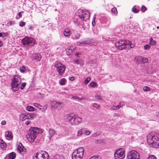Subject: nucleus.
Wrapping results in <instances>:
<instances>
[{
	"instance_id": "obj_15",
	"label": "nucleus",
	"mask_w": 159,
	"mask_h": 159,
	"mask_svg": "<svg viewBox=\"0 0 159 159\" xmlns=\"http://www.w3.org/2000/svg\"><path fill=\"white\" fill-rule=\"evenodd\" d=\"M80 37V35L79 33L77 31H75L73 34L72 35V38L73 39H79Z\"/></svg>"
},
{
	"instance_id": "obj_30",
	"label": "nucleus",
	"mask_w": 159,
	"mask_h": 159,
	"mask_svg": "<svg viewBox=\"0 0 159 159\" xmlns=\"http://www.w3.org/2000/svg\"><path fill=\"white\" fill-rule=\"evenodd\" d=\"M96 99L98 101L102 100V97L99 95H96L95 96Z\"/></svg>"
},
{
	"instance_id": "obj_58",
	"label": "nucleus",
	"mask_w": 159,
	"mask_h": 159,
	"mask_svg": "<svg viewBox=\"0 0 159 159\" xmlns=\"http://www.w3.org/2000/svg\"><path fill=\"white\" fill-rule=\"evenodd\" d=\"M29 30H34V27L33 26H30L29 27Z\"/></svg>"
},
{
	"instance_id": "obj_55",
	"label": "nucleus",
	"mask_w": 159,
	"mask_h": 159,
	"mask_svg": "<svg viewBox=\"0 0 159 159\" xmlns=\"http://www.w3.org/2000/svg\"><path fill=\"white\" fill-rule=\"evenodd\" d=\"M95 17H93V20L92 22V24L93 25V26H94L95 24Z\"/></svg>"
},
{
	"instance_id": "obj_25",
	"label": "nucleus",
	"mask_w": 159,
	"mask_h": 159,
	"mask_svg": "<svg viewBox=\"0 0 159 159\" xmlns=\"http://www.w3.org/2000/svg\"><path fill=\"white\" fill-rule=\"evenodd\" d=\"M0 147L1 148L3 149L6 147V144L2 140L0 141Z\"/></svg>"
},
{
	"instance_id": "obj_45",
	"label": "nucleus",
	"mask_w": 159,
	"mask_h": 159,
	"mask_svg": "<svg viewBox=\"0 0 159 159\" xmlns=\"http://www.w3.org/2000/svg\"><path fill=\"white\" fill-rule=\"evenodd\" d=\"M26 85V83L25 82H23L21 83V86L20 88L21 89H23L25 87Z\"/></svg>"
},
{
	"instance_id": "obj_51",
	"label": "nucleus",
	"mask_w": 159,
	"mask_h": 159,
	"mask_svg": "<svg viewBox=\"0 0 159 159\" xmlns=\"http://www.w3.org/2000/svg\"><path fill=\"white\" fill-rule=\"evenodd\" d=\"M100 157L99 156L95 157L93 156L90 157L89 159H100Z\"/></svg>"
},
{
	"instance_id": "obj_59",
	"label": "nucleus",
	"mask_w": 159,
	"mask_h": 159,
	"mask_svg": "<svg viewBox=\"0 0 159 159\" xmlns=\"http://www.w3.org/2000/svg\"><path fill=\"white\" fill-rule=\"evenodd\" d=\"M81 54V52H79V53H78V52H76V53L75 54V56L76 57H79V55L80 54Z\"/></svg>"
},
{
	"instance_id": "obj_52",
	"label": "nucleus",
	"mask_w": 159,
	"mask_h": 159,
	"mask_svg": "<svg viewBox=\"0 0 159 159\" xmlns=\"http://www.w3.org/2000/svg\"><path fill=\"white\" fill-rule=\"evenodd\" d=\"M71 99H81V98H80L78 96H73L72 97Z\"/></svg>"
},
{
	"instance_id": "obj_60",
	"label": "nucleus",
	"mask_w": 159,
	"mask_h": 159,
	"mask_svg": "<svg viewBox=\"0 0 159 159\" xmlns=\"http://www.w3.org/2000/svg\"><path fill=\"white\" fill-rule=\"evenodd\" d=\"M2 34H3V36H2L3 38H4L5 36H7V33H3Z\"/></svg>"
},
{
	"instance_id": "obj_24",
	"label": "nucleus",
	"mask_w": 159,
	"mask_h": 159,
	"mask_svg": "<svg viewBox=\"0 0 159 159\" xmlns=\"http://www.w3.org/2000/svg\"><path fill=\"white\" fill-rule=\"evenodd\" d=\"M66 80L65 78H62L59 81L60 84L61 85H64L66 84Z\"/></svg>"
},
{
	"instance_id": "obj_50",
	"label": "nucleus",
	"mask_w": 159,
	"mask_h": 159,
	"mask_svg": "<svg viewBox=\"0 0 159 159\" xmlns=\"http://www.w3.org/2000/svg\"><path fill=\"white\" fill-rule=\"evenodd\" d=\"M25 25V22H24L22 21H20L19 24V25L21 27L24 26Z\"/></svg>"
},
{
	"instance_id": "obj_5",
	"label": "nucleus",
	"mask_w": 159,
	"mask_h": 159,
	"mask_svg": "<svg viewBox=\"0 0 159 159\" xmlns=\"http://www.w3.org/2000/svg\"><path fill=\"white\" fill-rule=\"evenodd\" d=\"M65 119L67 121L70 122L71 125H76L82 122L81 118L78 117L73 113H70L65 116Z\"/></svg>"
},
{
	"instance_id": "obj_62",
	"label": "nucleus",
	"mask_w": 159,
	"mask_h": 159,
	"mask_svg": "<svg viewBox=\"0 0 159 159\" xmlns=\"http://www.w3.org/2000/svg\"><path fill=\"white\" fill-rule=\"evenodd\" d=\"M55 104H58L59 105H60L61 104V102L57 101H55Z\"/></svg>"
},
{
	"instance_id": "obj_35",
	"label": "nucleus",
	"mask_w": 159,
	"mask_h": 159,
	"mask_svg": "<svg viewBox=\"0 0 159 159\" xmlns=\"http://www.w3.org/2000/svg\"><path fill=\"white\" fill-rule=\"evenodd\" d=\"M15 22L13 20L9 21L7 23V25L8 26H11L12 25H15Z\"/></svg>"
},
{
	"instance_id": "obj_49",
	"label": "nucleus",
	"mask_w": 159,
	"mask_h": 159,
	"mask_svg": "<svg viewBox=\"0 0 159 159\" xmlns=\"http://www.w3.org/2000/svg\"><path fill=\"white\" fill-rule=\"evenodd\" d=\"M111 108L112 110H118L119 109V107H118V106H113L111 107Z\"/></svg>"
},
{
	"instance_id": "obj_23",
	"label": "nucleus",
	"mask_w": 159,
	"mask_h": 159,
	"mask_svg": "<svg viewBox=\"0 0 159 159\" xmlns=\"http://www.w3.org/2000/svg\"><path fill=\"white\" fill-rule=\"evenodd\" d=\"M85 132V129L83 128L80 129L77 132V136H81L82 134Z\"/></svg>"
},
{
	"instance_id": "obj_28",
	"label": "nucleus",
	"mask_w": 159,
	"mask_h": 159,
	"mask_svg": "<svg viewBox=\"0 0 159 159\" xmlns=\"http://www.w3.org/2000/svg\"><path fill=\"white\" fill-rule=\"evenodd\" d=\"M68 51H67V54H68V52L69 54H71L72 53H74L75 52V48L72 47L68 49Z\"/></svg>"
},
{
	"instance_id": "obj_7",
	"label": "nucleus",
	"mask_w": 159,
	"mask_h": 159,
	"mask_svg": "<svg viewBox=\"0 0 159 159\" xmlns=\"http://www.w3.org/2000/svg\"><path fill=\"white\" fill-rule=\"evenodd\" d=\"M83 148H79L75 151L72 154V159H82L84 154Z\"/></svg>"
},
{
	"instance_id": "obj_36",
	"label": "nucleus",
	"mask_w": 159,
	"mask_h": 159,
	"mask_svg": "<svg viewBox=\"0 0 159 159\" xmlns=\"http://www.w3.org/2000/svg\"><path fill=\"white\" fill-rule=\"evenodd\" d=\"M111 11L112 12L113 14H116L117 13V10L116 7H114L111 9Z\"/></svg>"
},
{
	"instance_id": "obj_47",
	"label": "nucleus",
	"mask_w": 159,
	"mask_h": 159,
	"mask_svg": "<svg viewBox=\"0 0 159 159\" xmlns=\"http://www.w3.org/2000/svg\"><path fill=\"white\" fill-rule=\"evenodd\" d=\"M124 103L123 102H120L119 104L117 105L118 106V107H119V109L122 107L124 105Z\"/></svg>"
},
{
	"instance_id": "obj_21",
	"label": "nucleus",
	"mask_w": 159,
	"mask_h": 159,
	"mask_svg": "<svg viewBox=\"0 0 159 159\" xmlns=\"http://www.w3.org/2000/svg\"><path fill=\"white\" fill-rule=\"evenodd\" d=\"M6 137L8 138L9 139H12V136L11 135V132L7 131L5 134Z\"/></svg>"
},
{
	"instance_id": "obj_3",
	"label": "nucleus",
	"mask_w": 159,
	"mask_h": 159,
	"mask_svg": "<svg viewBox=\"0 0 159 159\" xmlns=\"http://www.w3.org/2000/svg\"><path fill=\"white\" fill-rule=\"evenodd\" d=\"M115 45L117 49L122 50L124 49H130L134 48L135 45L132 44L130 41L129 40L123 41L120 40L115 43Z\"/></svg>"
},
{
	"instance_id": "obj_17",
	"label": "nucleus",
	"mask_w": 159,
	"mask_h": 159,
	"mask_svg": "<svg viewBox=\"0 0 159 159\" xmlns=\"http://www.w3.org/2000/svg\"><path fill=\"white\" fill-rule=\"evenodd\" d=\"M89 44V45H90L92 46V45H94L93 44H91L90 42H89V43L86 41H83L82 42H80L78 41L76 42V44L78 46H80L81 44Z\"/></svg>"
},
{
	"instance_id": "obj_10",
	"label": "nucleus",
	"mask_w": 159,
	"mask_h": 159,
	"mask_svg": "<svg viewBox=\"0 0 159 159\" xmlns=\"http://www.w3.org/2000/svg\"><path fill=\"white\" fill-rule=\"evenodd\" d=\"M54 67L56 68L58 74L60 76H62L64 73L66 69L65 66L60 63H58L54 65Z\"/></svg>"
},
{
	"instance_id": "obj_6",
	"label": "nucleus",
	"mask_w": 159,
	"mask_h": 159,
	"mask_svg": "<svg viewBox=\"0 0 159 159\" xmlns=\"http://www.w3.org/2000/svg\"><path fill=\"white\" fill-rule=\"evenodd\" d=\"M21 82L20 77L15 75L11 79V89L13 91H16L18 90L19 86Z\"/></svg>"
},
{
	"instance_id": "obj_38",
	"label": "nucleus",
	"mask_w": 159,
	"mask_h": 159,
	"mask_svg": "<svg viewBox=\"0 0 159 159\" xmlns=\"http://www.w3.org/2000/svg\"><path fill=\"white\" fill-rule=\"evenodd\" d=\"M148 159H157V158L156 156L153 155H149L148 157Z\"/></svg>"
},
{
	"instance_id": "obj_26",
	"label": "nucleus",
	"mask_w": 159,
	"mask_h": 159,
	"mask_svg": "<svg viewBox=\"0 0 159 159\" xmlns=\"http://www.w3.org/2000/svg\"><path fill=\"white\" fill-rule=\"evenodd\" d=\"M26 110L29 111H34V108L32 106H29L26 107Z\"/></svg>"
},
{
	"instance_id": "obj_43",
	"label": "nucleus",
	"mask_w": 159,
	"mask_h": 159,
	"mask_svg": "<svg viewBox=\"0 0 159 159\" xmlns=\"http://www.w3.org/2000/svg\"><path fill=\"white\" fill-rule=\"evenodd\" d=\"M90 86L91 87H94L96 86L97 85V83L94 82H92L90 83Z\"/></svg>"
},
{
	"instance_id": "obj_54",
	"label": "nucleus",
	"mask_w": 159,
	"mask_h": 159,
	"mask_svg": "<svg viewBox=\"0 0 159 159\" xmlns=\"http://www.w3.org/2000/svg\"><path fill=\"white\" fill-rule=\"evenodd\" d=\"M34 105L36 107H38L40 105L39 104L37 103H35L34 104Z\"/></svg>"
},
{
	"instance_id": "obj_9",
	"label": "nucleus",
	"mask_w": 159,
	"mask_h": 159,
	"mask_svg": "<svg viewBox=\"0 0 159 159\" xmlns=\"http://www.w3.org/2000/svg\"><path fill=\"white\" fill-rule=\"evenodd\" d=\"M22 42L24 45L31 46L35 44V40L32 38L26 37L22 39Z\"/></svg>"
},
{
	"instance_id": "obj_31",
	"label": "nucleus",
	"mask_w": 159,
	"mask_h": 159,
	"mask_svg": "<svg viewBox=\"0 0 159 159\" xmlns=\"http://www.w3.org/2000/svg\"><path fill=\"white\" fill-rule=\"evenodd\" d=\"M139 11V9L136 8L135 6L134 7L132 8V11L134 13H138Z\"/></svg>"
},
{
	"instance_id": "obj_40",
	"label": "nucleus",
	"mask_w": 159,
	"mask_h": 159,
	"mask_svg": "<svg viewBox=\"0 0 159 159\" xmlns=\"http://www.w3.org/2000/svg\"><path fill=\"white\" fill-rule=\"evenodd\" d=\"M91 80L90 78L89 77H88L84 81V83L85 84H88Z\"/></svg>"
},
{
	"instance_id": "obj_41",
	"label": "nucleus",
	"mask_w": 159,
	"mask_h": 159,
	"mask_svg": "<svg viewBox=\"0 0 159 159\" xmlns=\"http://www.w3.org/2000/svg\"><path fill=\"white\" fill-rule=\"evenodd\" d=\"M150 89L149 87L146 86L144 87L143 89V90L146 91H149Z\"/></svg>"
},
{
	"instance_id": "obj_33",
	"label": "nucleus",
	"mask_w": 159,
	"mask_h": 159,
	"mask_svg": "<svg viewBox=\"0 0 159 159\" xmlns=\"http://www.w3.org/2000/svg\"><path fill=\"white\" fill-rule=\"evenodd\" d=\"M24 13V12L23 11H21L20 12H19L17 14V15H18L19 17H18L17 16L16 17V19H18L20 18L21 17H22V15L21 13Z\"/></svg>"
},
{
	"instance_id": "obj_56",
	"label": "nucleus",
	"mask_w": 159,
	"mask_h": 159,
	"mask_svg": "<svg viewBox=\"0 0 159 159\" xmlns=\"http://www.w3.org/2000/svg\"><path fill=\"white\" fill-rule=\"evenodd\" d=\"M26 119H30V116L29 113L26 114Z\"/></svg>"
},
{
	"instance_id": "obj_11",
	"label": "nucleus",
	"mask_w": 159,
	"mask_h": 159,
	"mask_svg": "<svg viewBox=\"0 0 159 159\" xmlns=\"http://www.w3.org/2000/svg\"><path fill=\"white\" fill-rule=\"evenodd\" d=\"M127 159H139V155L135 151H131L127 155Z\"/></svg>"
},
{
	"instance_id": "obj_22",
	"label": "nucleus",
	"mask_w": 159,
	"mask_h": 159,
	"mask_svg": "<svg viewBox=\"0 0 159 159\" xmlns=\"http://www.w3.org/2000/svg\"><path fill=\"white\" fill-rule=\"evenodd\" d=\"M47 105H45L44 106H42L40 105L39 107H38V109L42 111H43L46 110L47 108Z\"/></svg>"
},
{
	"instance_id": "obj_19",
	"label": "nucleus",
	"mask_w": 159,
	"mask_h": 159,
	"mask_svg": "<svg viewBox=\"0 0 159 159\" xmlns=\"http://www.w3.org/2000/svg\"><path fill=\"white\" fill-rule=\"evenodd\" d=\"M64 34L65 36L67 37L71 34L70 30L69 28H66L64 31Z\"/></svg>"
},
{
	"instance_id": "obj_61",
	"label": "nucleus",
	"mask_w": 159,
	"mask_h": 159,
	"mask_svg": "<svg viewBox=\"0 0 159 159\" xmlns=\"http://www.w3.org/2000/svg\"><path fill=\"white\" fill-rule=\"evenodd\" d=\"M30 123H31V122L30 121H27L25 122V125H29L30 124Z\"/></svg>"
},
{
	"instance_id": "obj_2",
	"label": "nucleus",
	"mask_w": 159,
	"mask_h": 159,
	"mask_svg": "<svg viewBox=\"0 0 159 159\" xmlns=\"http://www.w3.org/2000/svg\"><path fill=\"white\" fill-rule=\"evenodd\" d=\"M147 142L151 147L157 148L159 147V135L151 132L147 136Z\"/></svg>"
},
{
	"instance_id": "obj_34",
	"label": "nucleus",
	"mask_w": 159,
	"mask_h": 159,
	"mask_svg": "<svg viewBox=\"0 0 159 159\" xmlns=\"http://www.w3.org/2000/svg\"><path fill=\"white\" fill-rule=\"evenodd\" d=\"M30 116V119H34L36 117V115L33 113H29Z\"/></svg>"
},
{
	"instance_id": "obj_1",
	"label": "nucleus",
	"mask_w": 159,
	"mask_h": 159,
	"mask_svg": "<svg viewBox=\"0 0 159 159\" xmlns=\"http://www.w3.org/2000/svg\"><path fill=\"white\" fill-rule=\"evenodd\" d=\"M89 18V13L88 11L79 9L76 13V16L74 19V22L77 25L82 24L87 21Z\"/></svg>"
},
{
	"instance_id": "obj_44",
	"label": "nucleus",
	"mask_w": 159,
	"mask_h": 159,
	"mask_svg": "<svg viewBox=\"0 0 159 159\" xmlns=\"http://www.w3.org/2000/svg\"><path fill=\"white\" fill-rule=\"evenodd\" d=\"M150 46L148 44H146L144 46V48L145 50H148L150 49Z\"/></svg>"
},
{
	"instance_id": "obj_29",
	"label": "nucleus",
	"mask_w": 159,
	"mask_h": 159,
	"mask_svg": "<svg viewBox=\"0 0 159 159\" xmlns=\"http://www.w3.org/2000/svg\"><path fill=\"white\" fill-rule=\"evenodd\" d=\"M20 117L23 121H24L26 119V114L24 113H21L20 115Z\"/></svg>"
},
{
	"instance_id": "obj_20",
	"label": "nucleus",
	"mask_w": 159,
	"mask_h": 159,
	"mask_svg": "<svg viewBox=\"0 0 159 159\" xmlns=\"http://www.w3.org/2000/svg\"><path fill=\"white\" fill-rule=\"evenodd\" d=\"M16 156V154L14 152H11L8 155V159H14Z\"/></svg>"
},
{
	"instance_id": "obj_18",
	"label": "nucleus",
	"mask_w": 159,
	"mask_h": 159,
	"mask_svg": "<svg viewBox=\"0 0 159 159\" xmlns=\"http://www.w3.org/2000/svg\"><path fill=\"white\" fill-rule=\"evenodd\" d=\"M17 150L20 153H21L22 152L24 151V147L21 143H20L19 144L18 147L17 148Z\"/></svg>"
},
{
	"instance_id": "obj_12",
	"label": "nucleus",
	"mask_w": 159,
	"mask_h": 159,
	"mask_svg": "<svg viewBox=\"0 0 159 159\" xmlns=\"http://www.w3.org/2000/svg\"><path fill=\"white\" fill-rule=\"evenodd\" d=\"M125 156V151L123 149L117 150L114 153V157L116 159H122Z\"/></svg>"
},
{
	"instance_id": "obj_63",
	"label": "nucleus",
	"mask_w": 159,
	"mask_h": 159,
	"mask_svg": "<svg viewBox=\"0 0 159 159\" xmlns=\"http://www.w3.org/2000/svg\"><path fill=\"white\" fill-rule=\"evenodd\" d=\"M70 80L71 81H73L74 80V77H72L70 78Z\"/></svg>"
},
{
	"instance_id": "obj_8",
	"label": "nucleus",
	"mask_w": 159,
	"mask_h": 159,
	"mask_svg": "<svg viewBox=\"0 0 159 159\" xmlns=\"http://www.w3.org/2000/svg\"><path fill=\"white\" fill-rule=\"evenodd\" d=\"M49 156L47 152L42 151L36 153L33 157V159H48Z\"/></svg>"
},
{
	"instance_id": "obj_13",
	"label": "nucleus",
	"mask_w": 159,
	"mask_h": 159,
	"mask_svg": "<svg viewBox=\"0 0 159 159\" xmlns=\"http://www.w3.org/2000/svg\"><path fill=\"white\" fill-rule=\"evenodd\" d=\"M48 142H49L51 140L52 138L56 134V132L53 129L50 128L48 130Z\"/></svg>"
},
{
	"instance_id": "obj_37",
	"label": "nucleus",
	"mask_w": 159,
	"mask_h": 159,
	"mask_svg": "<svg viewBox=\"0 0 159 159\" xmlns=\"http://www.w3.org/2000/svg\"><path fill=\"white\" fill-rule=\"evenodd\" d=\"M93 107H95L97 109L100 108L101 107V106L100 105L96 103H94L93 104Z\"/></svg>"
},
{
	"instance_id": "obj_14",
	"label": "nucleus",
	"mask_w": 159,
	"mask_h": 159,
	"mask_svg": "<svg viewBox=\"0 0 159 159\" xmlns=\"http://www.w3.org/2000/svg\"><path fill=\"white\" fill-rule=\"evenodd\" d=\"M32 58L33 60L38 61L40 60L41 57L39 53H34L32 55Z\"/></svg>"
},
{
	"instance_id": "obj_42",
	"label": "nucleus",
	"mask_w": 159,
	"mask_h": 159,
	"mask_svg": "<svg viewBox=\"0 0 159 159\" xmlns=\"http://www.w3.org/2000/svg\"><path fill=\"white\" fill-rule=\"evenodd\" d=\"M148 61V59L145 57H142V62L143 63H146Z\"/></svg>"
},
{
	"instance_id": "obj_57",
	"label": "nucleus",
	"mask_w": 159,
	"mask_h": 159,
	"mask_svg": "<svg viewBox=\"0 0 159 159\" xmlns=\"http://www.w3.org/2000/svg\"><path fill=\"white\" fill-rule=\"evenodd\" d=\"M1 124L2 125H5L6 124V122L5 121L3 120L1 122Z\"/></svg>"
},
{
	"instance_id": "obj_46",
	"label": "nucleus",
	"mask_w": 159,
	"mask_h": 159,
	"mask_svg": "<svg viewBox=\"0 0 159 159\" xmlns=\"http://www.w3.org/2000/svg\"><path fill=\"white\" fill-rule=\"evenodd\" d=\"M146 10V8L144 6H142L141 9V11L143 12H144Z\"/></svg>"
},
{
	"instance_id": "obj_48",
	"label": "nucleus",
	"mask_w": 159,
	"mask_h": 159,
	"mask_svg": "<svg viewBox=\"0 0 159 159\" xmlns=\"http://www.w3.org/2000/svg\"><path fill=\"white\" fill-rule=\"evenodd\" d=\"M20 71L21 72H25L26 70V69L25 67L24 66H22L21 68H20Z\"/></svg>"
},
{
	"instance_id": "obj_27",
	"label": "nucleus",
	"mask_w": 159,
	"mask_h": 159,
	"mask_svg": "<svg viewBox=\"0 0 159 159\" xmlns=\"http://www.w3.org/2000/svg\"><path fill=\"white\" fill-rule=\"evenodd\" d=\"M149 43L150 45L154 46L156 45V42L155 41L153 40L152 38H151L149 39Z\"/></svg>"
},
{
	"instance_id": "obj_16",
	"label": "nucleus",
	"mask_w": 159,
	"mask_h": 159,
	"mask_svg": "<svg viewBox=\"0 0 159 159\" xmlns=\"http://www.w3.org/2000/svg\"><path fill=\"white\" fill-rule=\"evenodd\" d=\"M134 59L135 61L139 64L142 63V57L141 56H137L134 57Z\"/></svg>"
},
{
	"instance_id": "obj_39",
	"label": "nucleus",
	"mask_w": 159,
	"mask_h": 159,
	"mask_svg": "<svg viewBox=\"0 0 159 159\" xmlns=\"http://www.w3.org/2000/svg\"><path fill=\"white\" fill-rule=\"evenodd\" d=\"M100 134V132H97L96 133H94L92 135V136L93 137H96L97 136L99 135Z\"/></svg>"
},
{
	"instance_id": "obj_32",
	"label": "nucleus",
	"mask_w": 159,
	"mask_h": 159,
	"mask_svg": "<svg viewBox=\"0 0 159 159\" xmlns=\"http://www.w3.org/2000/svg\"><path fill=\"white\" fill-rule=\"evenodd\" d=\"M73 62L75 64L78 65L80 64V61L78 59H75L73 60Z\"/></svg>"
},
{
	"instance_id": "obj_4",
	"label": "nucleus",
	"mask_w": 159,
	"mask_h": 159,
	"mask_svg": "<svg viewBox=\"0 0 159 159\" xmlns=\"http://www.w3.org/2000/svg\"><path fill=\"white\" fill-rule=\"evenodd\" d=\"M43 132L42 130L37 127H31L30 129L29 132L27 135L28 141L30 142H33L36 138L37 135Z\"/></svg>"
},
{
	"instance_id": "obj_64",
	"label": "nucleus",
	"mask_w": 159,
	"mask_h": 159,
	"mask_svg": "<svg viewBox=\"0 0 159 159\" xmlns=\"http://www.w3.org/2000/svg\"><path fill=\"white\" fill-rule=\"evenodd\" d=\"M156 115L157 116V117H158L159 118V112H157L156 113Z\"/></svg>"
},
{
	"instance_id": "obj_53",
	"label": "nucleus",
	"mask_w": 159,
	"mask_h": 159,
	"mask_svg": "<svg viewBox=\"0 0 159 159\" xmlns=\"http://www.w3.org/2000/svg\"><path fill=\"white\" fill-rule=\"evenodd\" d=\"M85 134L86 135H89L90 134V132L89 131V130H86H86L85 129Z\"/></svg>"
}]
</instances>
